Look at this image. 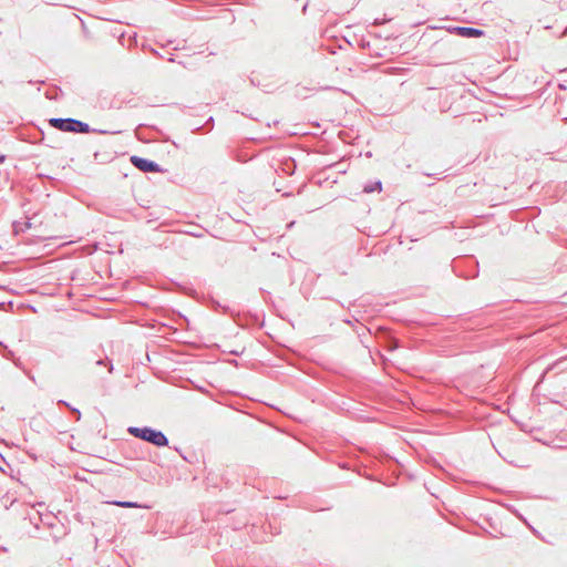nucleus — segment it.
<instances>
[{"label": "nucleus", "mask_w": 567, "mask_h": 567, "mask_svg": "<svg viewBox=\"0 0 567 567\" xmlns=\"http://www.w3.org/2000/svg\"><path fill=\"white\" fill-rule=\"evenodd\" d=\"M213 127H214V117H213V116H210V117L205 122V124H204V125L194 127V128L192 130V132H193V133H195V134H199V133H202V132H204V131H205V132H210V131L213 130Z\"/></svg>", "instance_id": "obj_9"}, {"label": "nucleus", "mask_w": 567, "mask_h": 567, "mask_svg": "<svg viewBox=\"0 0 567 567\" xmlns=\"http://www.w3.org/2000/svg\"><path fill=\"white\" fill-rule=\"evenodd\" d=\"M48 526H52L53 523L51 522V519H48L47 522H44Z\"/></svg>", "instance_id": "obj_24"}, {"label": "nucleus", "mask_w": 567, "mask_h": 567, "mask_svg": "<svg viewBox=\"0 0 567 567\" xmlns=\"http://www.w3.org/2000/svg\"><path fill=\"white\" fill-rule=\"evenodd\" d=\"M110 504L118 506V507H123V508H147V509L152 508L151 505L141 504V503L131 502V501H113Z\"/></svg>", "instance_id": "obj_5"}, {"label": "nucleus", "mask_w": 567, "mask_h": 567, "mask_svg": "<svg viewBox=\"0 0 567 567\" xmlns=\"http://www.w3.org/2000/svg\"><path fill=\"white\" fill-rule=\"evenodd\" d=\"M467 261H470V262L474 264V266H475L474 272L471 275V277H473V278H474V277H477V276H478V270H477V266H478V264H477V261H476V260H474V259H468Z\"/></svg>", "instance_id": "obj_16"}, {"label": "nucleus", "mask_w": 567, "mask_h": 567, "mask_svg": "<svg viewBox=\"0 0 567 567\" xmlns=\"http://www.w3.org/2000/svg\"><path fill=\"white\" fill-rule=\"evenodd\" d=\"M386 21H388L386 19H374L373 24L381 25V24L385 23Z\"/></svg>", "instance_id": "obj_18"}, {"label": "nucleus", "mask_w": 567, "mask_h": 567, "mask_svg": "<svg viewBox=\"0 0 567 567\" xmlns=\"http://www.w3.org/2000/svg\"><path fill=\"white\" fill-rule=\"evenodd\" d=\"M168 61H169V62H174V61H175V59H174L173 54L168 58Z\"/></svg>", "instance_id": "obj_25"}, {"label": "nucleus", "mask_w": 567, "mask_h": 567, "mask_svg": "<svg viewBox=\"0 0 567 567\" xmlns=\"http://www.w3.org/2000/svg\"><path fill=\"white\" fill-rule=\"evenodd\" d=\"M6 161V155L0 153V164H2Z\"/></svg>", "instance_id": "obj_21"}, {"label": "nucleus", "mask_w": 567, "mask_h": 567, "mask_svg": "<svg viewBox=\"0 0 567 567\" xmlns=\"http://www.w3.org/2000/svg\"><path fill=\"white\" fill-rule=\"evenodd\" d=\"M95 365H97V367H107V372L109 373H111L113 371V363H112V361L107 357L97 359L95 361Z\"/></svg>", "instance_id": "obj_12"}, {"label": "nucleus", "mask_w": 567, "mask_h": 567, "mask_svg": "<svg viewBox=\"0 0 567 567\" xmlns=\"http://www.w3.org/2000/svg\"><path fill=\"white\" fill-rule=\"evenodd\" d=\"M152 53L156 56H161V54L158 53V51H156L155 49H151Z\"/></svg>", "instance_id": "obj_22"}, {"label": "nucleus", "mask_w": 567, "mask_h": 567, "mask_svg": "<svg viewBox=\"0 0 567 567\" xmlns=\"http://www.w3.org/2000/svg\"><path fill=\"white\" fill-rule=\"evenodd\" d=\"M58 87H55L54 92L47 91L45 96L49 100H56L58 99Z\"/></svg>", "instance_id": "obj_15"}, {"label": "nucleus", "mask_w": 567, "mask_h": 567, "mask_svg": "<svg viewBox=\"0 0 567 567\" xmlns=\"http://www.w3.org/2000/svg\"><path fill=\"white\" fill-rule=\"evenodd\" d=\"M24 518H29L30 523L37 528H39V523L44 522L42 515L33 508H31V512H29Z\"/></svg>", "instance_id": "obj_8"}, {"label": "nucleus", "mask_w": 567, "mask_h": 567, "mask_svg": "<svg viewBox=\"0 0 567 567\" xmlns=\"http://www.w3.org/2000/svg\"><path fill=\"white\" fill-rule=\"evenodd\" d=\"M354 332L357 333L360 342L364 344V338L370 334V329L363 324L354 328Z\"/></svg>", "instance_id": "obj_11"}, {"label": "nucleus", "mask_w": 567, "mask_h": 567, "mask_svg": "<svg viewBox=\"0 0 567 567\" xmlns=\"http://www.w3.org/2000/svg\"><path fill=\"white\" fill-rule=\"evenodd\" d=\"M58 404H60V405H64V406H66L68 409H69V406H72L70 403H68V402H66V401H64V400H59Z\"/></svg>", "instance_id": "obj_19"}, {"label": "nucleus", "mask_w": 567, "mask_h": 567, "mask_svg": "<svg viewBox=\"0 0 567 567\" xmlns=\"http://www.w3.org/2000/svg\"><path fill=\"white\" fill-rule=\"evenodd\" d=\"M381 192L382 190V183L381 181H373V182H369L367 184H364L363 186V192L364 193H373V192Z\"/></svg>", "instance_id": "obj_10"}, {"label": "nucleus", "mask_w": 567, "mask_h": 567, "mask_svg": "<svg viewBox=\"0 0 567 567\" xmlns=\"http://www.w3.org/2000/svg\"><path fill=\"white\" fill-rule=\"evenodd\" d=\"M359 320L353 317L352 319H343V322L348 326L354 327V322H358Z\"/></svg>", "instance_id": "obj_17"}, {"label": "nucleus", "mask_w": 567, "mask_h": 567, "mask_svg": "<svg viewBox=\"0 0 567 567\" xmlns=\"http://www.w3.org/2000/svg\"><path fill=\"white\" fill-rule=\"evenodd\" d=\"M127 432L132 436L153 444L156 447H164L168 445L167 436L162 431L151 426H130Z\"/></svg>", "instance_id": "obj_2"}, {"label": "nucleus", "mask_w": 567, "mask_h": 567, "mask_svg": "<svg viewBox=\"0 0 567 567\" xmlns=\"http://www.w3.org/2000/svg\"><path fill=\"white\" fill-rule=\"evenodd\" d=\"M69 410L75 416L76 421L81 420L82 414H81V411L79 409H76L74 406H69Z\"/></svg>", "instance_id": "obj_13"}, {"label": "nucleus", "mask_w": 567, "mask_h": 567, "mask_svg": "<svg viewBox=\"0 0 567 567\" xmlns=\"http://www.w3.org/2000/svg\"><path fill=\"white\" fill-rule=\"evenodd\" d=\"M393 344L391 347V349H396L399 347V343L396 340H392Z\"/></svg>", "instance_id": "obj_20"}, {"label": "nucleus", "mask_w": 567, "mask_h": 567, "mask_svg": "<svg viewBox=\"0 0 567 567\" xmlns=\"http://www.w3.org/2000/svg\"><path fill=\"white\" fill-rule=\"evenodd\" d=\"M130 161L135 168L143 173H159L163 171L156 162L137 155L131 156Z\"/></svg>", "instance_id": "obj_3"}, {"label": "nucleus", "mask_w": 567, "mask_h": 567, "mask_svg": "<svg viewBox=\"0 0 567 567\" xmlns=\"http://www.w3.org/2000/svg\"><path fill=\"white\" fill-rule=\"evenodd\" d=\"M48 526H52L53 523L51 522V519H48L47 522H44Z\"/></svg>", "instance_id": "obj_23"}, {"label": "nucleus", "mask_w": 567, "mask_h": 567, "mask_svg": "<svg viewBox=\"0 0 567 567\" xmlns=\"http://www.w3.org/2000/svg\"><path fill=\"white\" fill-rule=\"evenodd\" d=\"M50 126L53 128H56L61 132H70V133H79V134H85V133H97V134H116L120 133V131H106V130H96L90 127V125L85 122H82L76 118L72 117H52L49 120Z\"/></svg>", "instance_id": "obj_1"}, {"label": "nucleus", "mask_w": 567, "mask_h": 567, "mask_svg": "<svg viewBox=\"0 0 567 567\" xmlns=\"http://www.w3.org/2000/svg\"><path fill=\"white\" fill-rule=\"evenodd\" d=\"M32 226L33 224L31 221V218H28V220L24 223L14 221L12 225L14 234L24 233L25 230L32 228Z\"/></svg>", "instance_id": "obj_7"}, {"label": "nucleus", "mask_w": 567, "mask_h": 567, "mask_svg": "<svg viewBox=\"0 0 567 567\" xmlns=\"http://www.w3.org/2000/svg\"><path fill=\"white\" fill-rule=\"evenodd\" d=\"M450 32L455 33L462 38H481L484 35V31L473 27H452L449 29Z\"/></svg>", "instance_id": "obj_4"}, {"label": "nucleus", "mask_w": 567, "mask_h": 567, "mask_svg": "<svg viewBox=\"0 0 567 567\" xmlns=\"http://www.w3.org/2000/svg\"><path fill=\"white\" fill-rule=\"evenodd\" d=\"M0 354H2L3 358L11 360L16 367L21 368L22 363L19 358H16L14 353L8 349L6 344L0 342Z\"/></svg>", "instance_id": "obj_6"}, {"label": "nucleus", "mask_w": 567, "mask_h": 567, "mask_svg": "<svg viewBox=\"0 0 567 567\" xmlns=\"http://www.w3.org/2000/svg\"><path fill=\"white\" fill-rule=\"evenodd\" d=\"M58 87H55L54 92L47 91L45 96L49 100H56L58 99Z\"/></svg>", "instance_id": "obj_14"}]
</instances>
